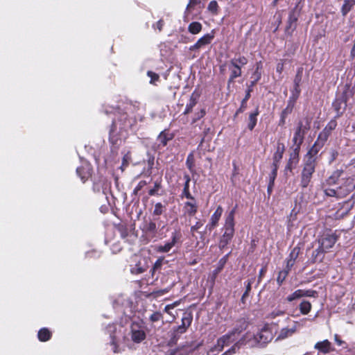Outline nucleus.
Returning <instances> with one entry per match:
<instances>
[{"mask_svg": "<svg viewBox=\"0 0 355 355\" xmlns=\"http://www.w3.org/2000/svg\"><path fill=\"white\" fill-rule=\"evenodd\" d=\"M275 326L272 324H264L258 328L256 332L248 331L230 349L222 355H232L235 354L242 345L248 347H262L270 343L273 337Z\"/></svg>", "mask_w": 355, "mask_h": 355, "instance_id": "obj_1", "label": "nucleus"}, {"mask_svg": "<svg viewBox=\"0 0 355 355\" xmlns=\"http://www.w3.org/2000/svg\"><path fill=\"white\" fill-rule=\"evenodd\" d=\"M314 147H313L305 156V164L302 172V185L303 187L308 186L313 173L315 171V158L313 154Z\"/></svg>", "mask_w": 355, "mask_h": 355, "instance_id": "obj_2", "label": "nucleus"}, {"mask_svg": "<svg viewBox=\"0 0 355 355\" xmlns=\"http://www.w3.org/2000/svg\"><path fill=\"white\" fill-rule=\"evenodd\" d=\"M234 211L232 210L230 212L225 220V232L220 241V248H224L227 245L233 237L234 233Z\"/></svg>", "mask_w": 355, "mask_h": 355, "instance_id": "obj_3", "label": "nucleus"}, {"mask_svg": "<svg viewBox=\"0 0 355 355\" xmlns=\"http://www.w3.org/2000/svg\"><path fill=\"white\" fill-rule=\"evenodd\" d=\"M130 336L134 343H141L146 338L145 327L139 323L133 322L131 325Z\"/></svg>", "mask_w": 355, "mask_h": 355, "instance_id": "obj_4", "label": "nucleus"}, {"mask_svg": "<svg viewBox=\"0 0 355 355\" xmlns=\"http://www.w3.org/2000/svg\"><path fill=\"white\" fill-rule=\"evenodd\" d=\"M306 128L302 124H299L297 127L293 138V143L295 146V151L300 150V146L303 142L304 137L306 133Z\"/></svg>", "mask_w": 355, "mask_h": 355, "instance_id": "obj_5", "label": "nucleus"}, {"mask_svg": "<svg viewBox=\"0 0 355 355\" xmlns=\"http://www.w3.org/2000/svg\"><path fill=\"white\" fill-rule=\"evenodd\" d=\"M317 292L313 290H303V289H298L295 291H294L293 293L289 295L286 300L288 302H292L295 300H298L302 297H316Z\"/></svg>", "mask_w": 355, "mask_h": 355, "instance_id": "obj_6", "label": "nucleus"}, {"mask_svg": "<svg viewBox=\"0 0 355 355\" xmlns=\"http://www.w3.org/2000/svg\"><path fill=\"white\" fill-rule=\"evenodd\" d=\"M239 338V332L237 331H232L218 339L217 343L223 348L229 346L230 344L235 342Z\"/></svg>", "mask_w": 355, "mask_h": 355, "instance_id": "obj_7", "label": "nucleus"}, {"mask_svg": "<svg viewBox=\"0 0 355 355\" xmlns=\"http://www.w3.org/2000/svg\"><path fill=\"white\" fill-rule=\"evenodd\" d=\"M214 38L213 34H206L201 37L192 46L189 47L190 51H196L198 50L205 46L211 43V40Z\"/></svg>", "mask_w": 355, "mask_h": 355, "instance_id": "obj_8", "label": "nucleus"}, {"mask_svg": "<svg viewBox=\"0 0 355 355\" xmlns=\"http://www.w3.org/2000/svg\"><path fill=\"white\" fill-rule=\"evenodd\" d=\"M336 241V238L334 235H327L320 241V250L322 252H326L331 248Z\"/></svg>", "mask_w": 355, "mask_h": 355, "instance_id": "obj_9", "label": "nucleus"}, {"mask_svg": "<svg viewBox=\"0 0 355 355\" xmlns=\"http://www.w3.org/2000/svg\"><path fill=\"white\" fill-rule=\"evenodd\" d=\"M223 214V208L218 206L214 213L211 215L209 223L207 225L206 228L209 231L212 230L216 225Z\"/></svg>", "mask_w": 355, "mask_h": 355, "instance_id": "obj_10", "label": "nucleus"}, {"mask_svg": "<svg viewBox=\"0 0 355 355\" xmlns=\"http://www.w3.org/2000/svg\"><path fill=\"white\" fill-rule=\"evenodd\" d=\"M297 324V322H295L293 327L291 328L284 327L280 329L277 334V340H284L291 336L296 331Z\"/></svg>", "mask_w": 355, "mask_h": 355, "instance_id": "obj_11", "label": "nucleus"}, {"mask_svg": "<svg viewBox=\"0 0 355 355\" xmlns=\"http://www.w3.org/2000/svg\"><path fill=\"white\" fill-rule=\"evenodd\" d=\"M314 347L319 352L324 354L329 353L334 350L331 343L328 340H324L316 343Z\"/></svg>", "mask_w": 355, "mask_h": 355, "instance_id": "obj_12", "label": "nucleus"}, {"mask_svg": "<svg viewBox=\"0 0 355 355\" xmlns=\"http://www.w3.org/2000/svg\"><path fill=\"white\" fill-rule=\"evenodd\" d=\"M90 166L88 163H84L81 167L77 168V173L83 181L87 180L91 175Z\"/></svg>", "mask_w": 355, "mask_h": 355, "instance_id": "obj_13", "label": "nucleus"}, {"mask_svg": "<svg viewBox=\"0 0 355 355\" xmlns=\"http://www.w3.org/2000/svg\"><path fill=\"white\" fill-rule=\"evenodd\" d=\"M184 212L190 216L194 215L197 211V205L194 199L187 202L184 206Z\"/></svg>", "mask_w": 355, "mask_h": 355, "instance_id": "obj_14", "label": "nucleus"}, {"mask_svg": "<svg viewBox=\"0 0 355 355\" xmlns=\"http://www.w3.org/2000/svg\"><path fill=\"white\" fill-rule=\"evenodd\" d=\"M177 241L176 235H173L171 241L164 244V245H159L157 251L160 252H168L174 246Z\"/></svg>", "mask_w": 355, "mask_h": 355, "instance_id": "obj_15", "label": "nucleus"}, {"mask_svg": "<svg viewBox=\"0 0 355 355\" xmlns=\"http://www.w3.org/2000/svg\"><path fill=\"white\" fill-rule=\"evenodd\" d=\"M202 24L198 21H193L188 26L189 32L193 35L199 33L202 31Z\"/></svg>", "mask_w": 355, "mask_h": 355, "instance_id": "obj_16", "label": "nucleus"}, {"mask_svg": "<svg viewBox=\"0 0 355 355\" xmlns=\"http://www.w3.org/2000/svg\"><path fill=\"white\" fill-rule=\"evenodd\" d=\"M37 336L40 341L44 342L50 339L51 334L48 329L42 328L39 331Z\"/></svg>", "mask_w": 355, "mask_h": 355, "instance_id": "obj_17", "label": "nucleus"}, {"mask_svg": "<svg viewBox=\"0 0 355 355\" xmlns=\"http://www.w3.org/2000/svg\"><path fill=\"white\" fill-rule=\"evenodd\" d=\"M311 307V304L306 300L302 301L299 306L300 311L303 315L308 314L310 312Z\"/></svg>", "mask_w": 355, "mask_h": 355, "instance_id": "obj_18", "label": "nucleus"}, {"mask_svg": "<svg viewBox=\"0 0 355 355\" xmlns=\"http://www.w3.org/2000/svg\"><path fill=\"white\" fill-rule=\"evenodd\" d=\"M258 114H259L258 109H256V110L254 112L251 113L249 115V123H248V126L250 130H253L257 124V116Z\"/></svg>", "mask_w": 355, "mask_h": 355, "instance_id": "obj_19", "label": "nucleus"}, {"mask_svg": "<svg viewBox=\"0 0 355 355\" xmlns=\"http://www.w3.org/2000/svg\"><path fill=\"white\" fill-rule=\"evenodd\" d=\"M192 321V317L189 315H185L182 319V326L179 327L178 329L180 332L182 333L185 331L186 328L188 327Z\"/></svg>", "mask_w": 355, "mask_h": 355, "instance_id": "obj_20", "label": "nucleus"}, {"mask_svg": "<svg viewBox=\"0 0 355 355\" xmlns=\"http://www.w3.org/2000/svg\"><path fill=\"white\" fill-rule=\"evenodd\" d=\"M298 254V250L297 248H294L291 254H290V258L287 261V270L288 271L290 268L293 266L295 263V260Z\"/></svg>", "mask_w": 355, "mask_h": 355, "instance_id": "obj_21", "label": "nucleus"}, {"mask_svg": "<svg viewBox=\"0 0 355 355\" xmlns=\"http://www.w3.org/2000/svg\"><path fill=\"white\" fill-rule=\"evenodd\" d=\"M285 147L283 144H278L277 146V151L274 155V161L279 162L283 156V153L284 152Z\"/></svg>", "mask_w": 355, "mask_h": 355, "instance_id": "obj_22", "label": "nucleus"}, {"mask_svg": "<svg viewBox=\"0 0 355 355\" xmlns=\"http://www.w3.org/2000/svg\"><path fill=\"white\" fill-rule=\"evenodd\" d=\"M355 4V0H345L342 7V12L343 15H346Z\"/></svg>", "mask_w": 355, "mask_h": 355, "instance_id": "obj_23", "label": "nucleus"}, {"mask_svg": "<svg viewBox=\"0 0 355 355\" xmlns=\"http://www.w3.org/2000/svg\"><path fill=\"white\" fill-rule=\"evenodd\" d=\"M248 61H247V59L242 56V57H239L238 58H235V59H233L232 61H231V64L233 66V67H241V66H244L247 64Z\"/></svg>", "mask_w": 355, "mask_h": 355, "instance_id": "obj_24", "label": "nucleus"}, {"mask_svg": "<svg viewBox=\"0 0 355 355\" xmlns=\"http://www.w3.org/2000/svg\"><path fill=\"white\" fill-rule=\"evenodd\" d=\"M223 349V348L216 343L207 351V355H218Z\"/></svg>", "mask_w": 355, "mask_h": 355, "instance_id": "obj_25", "label": "nucleus"}, {"mask_svg": "<svg viewBox=\"0 0 355 355\" xmlns=\"http://www.w3.org/2000/svg\"><path fill=\"white\" fill-rule=\"evenodd\" d=\"M218 5L216 1H211L209 2L207 6V10L212 15H216L218 13Z\"/></svg>", "mask_w": 355, "mask_h": 355, "instance_id": "obj_26", "label": "nucleus"}, {"mask_svg": "<svg viewBox=\"0 0 355 355\" xmlns=\"http://www.w3.org/2000/svg\"><path fill=\"white\" fill-rule=\"evenodd\" d=\"M241 76V69L240 67H234V69H232L230 80L239 77Z\"/></svg>", "mask_w": 355, "mask_h": 355, "instance_id": "obj_27", "label": "nucleus"}, {"mask_svg": "<svg viewBox=\"0 0 355 355\" xmlns=\"http://www.w3.org/2000/svg\"><path fill=\"white\" fill-rule=\"evenodd\" d=\"M325 193L329 196H338L341 195H345V193H343L340 191H336L334 189H325Z\"/></svg>", "mask_w": 355, "mask_h": 355, "instance_id": "obj_28", "label": "nucleus"}, {"mask_svg": "<svg viewBox=\"0 0 355 355\" xmlns=\"http://www.w3.org/2000/svg\"><path fill=\"white\" fill-rule=\"evenodd\" d=\"M163 211H164V206L162 205V204L160 202L156 203L155 205L153 214L155 215H160L163 213Z\"/></svg>", "mask_w": 355, "mask_h": 355, "instance_id": "obj_29", "label": "nucleus"}, {"mask_svg": "<svg viewBox=\"0 0 355 355\" xmlns=\"http://www.w3.org/2000/svg\"><path fill=\"white\" fill-rule=\"evenodd\" d=\"M147 75L150 78V83L151 84H155L159 80V75L153 71H148Z\"/></svg>", "mask_w": 355, "mask_h": 355, "instance_id": "obj_30", "label": "nucleus"}, {"mask_svg": "<svg viewBox=\"0 0 355 355\" xmlns=\"http://www.w3.org/2000/svg\"><path fill=\"white\" fill-rule=\"evenodd\" d=\"M288 270H283L279 272L277 280L279 284H281L284 282V280L285 279L286 277L288 275Z\"/></svg>", "mask_w": 355, "mask_h": 355, "instance_id": "obj_31", "label": "nucleus"}, {"mask_svg": "<svg viewBox=\"0 0 355 355\" xmlns=\"http://www.w3.org/2000/svg\"><path fill=\"white\" fill-rule=\"evenodd\" d=\"M261 64L260 63L257 64V69H256L254 73L253 74L254 83H256L257 81H258L261 78V72L259 71V69H261Z\"/></svg>", "mask_w": 355, "mask_h": 355, "instance_id": "obj_32", "label": "nucleus"}, {"mask_svg": "<svg viewBox=\"0 0 355 355\" xmlns=\"http://www.w3.org/2000/svg\"><path fill=\"white\" fill-rule=\"evenodd\" d=\"M196 101L193 97L191 98L189 103L187 105L184 113L187 114L191 112L192 107L196 105Z\"/></svg>", "mask_w": 355, "mask_h": 355, "instance_id": "obj_33", "label": "nucleus"}, {"mask_svg": "<svg viewBox=\"0 0 355 355\" xmlns=\"http://www.w3.org/2000/svg\"><path fill=\"white\" fill-rule=\"evenodd\" d=\"M162 318V314L159 312H155L150 316V320L152 322H157L161 320Z\"/></svg>", "mask_w": 355, "mask_h": 355, "instance_id": "obj_34", "label": "nucleus"}, {"mask_svg": "<svg viewBox=\"0 0 355 355\" xmlns=\"http://www.w3.org/2000/svg\"><path fill=\"white\" fill-rule=\"evenodd\" d=\"M158 139L159 141V142L163 145V146H166V144H167V141L168 140V139L166 137V135L165 133H163L162 132L159 137H158Z\"/></svg>", "mask_w": 355, "mask_h": 355, "instance_id": "obj_35", "label": "nucleus"}, {"mask_svg": "<svg viewBox=\"0 0 355 355\" xmlns=\"http://www.w3.org/2000/svg\"><path fill=\"white\" fill-rule=\"evenodd\" d=\"M283 314H284V311H279V310L274 311L271 313H270L268 318L273 319L277 316L282 315Z\"/></svg>", "mask_w": 355, "mask_h": 355, "instance_id": "obj_36", "label": "nucleus"}, {"mask_svg": "<svg viewBox=\"0 0 355 355\" xmlns=\"http://www.w3.org/2000/svg\"><path fill=\"white\" fill-rule=\"evenodd\" d=\"M193 155L191 154H190L187 159V165L190 170H191V168L193 167Z\"/></svg>", "mask_w": 355, "mask_h": 355, "instance_id": "obj_37", "label": "nucleus"}, {"mask_svg": "<svg viewBox=\"0 0 355 355\" xmlns=\"http://www.w3.org/2000/svg\"><path fill=\"white\" fill-rule=\"evenodd\" d=\"M297 17L294 15L291 14L288 19L289 26L292 27L293 25H295Z\"/></svg>", "mask_w": 355, "mask_h": 355, "instance_id": "obj_38", "label": "nucleus"}, {"mask_svg": "<svg viewBox=\"0 0 355 355\" xmlns=\"http://www.w3.org/2000/svg\"><path fill=\"white\" fill-rule=\"evenodd\" d=\"M300 81H301V76H299V74H297L295 79V89H296L297 94L300 93V90L298 88H299Z\"/></svg>", "mask_w": 355, "mask_h": 355, "instance_id": "obj_39", "label": "nucleus"}, {"mask_svg": "<svg viewBox=\"0 0 355 355\" xmlns=\"http://www.w3.org/2000/svg\"><path fill=\"white\" fill-rule=\"evenodd\" d=\"M277 166L275 165V168L272 170V173H271V176H270L271 184H273L274 180H275L276 176H277Z\"/></svg>", "mask_w": 355, "mask_h": 355, "instance_id": "obj_40", "label": "nucleus"}, {"mask_svg": "<svg viewBox=\"0 0 355 355\" xmlns=\"http://www.w3.org/2000/svg\"><path fill=\"white\" fill-rule=\"evenodd\" d=\"M202 226V223L200 221L196 222V223L191 227L192 231H196L200 229Z\"/></svg>", "mask_w": 355, "mask_h": 355, "instance_id": "obj_41", "label": "nucleus"}, {"mask_svg": "<svg viewBox=\"0 0 355 355\" xmlns=\"http://www.w3.org/2000/svg\"><path fill=\"white\" fill-rule=\"evenodd\" d=\"M334 341L339 346L342 345L344 343V342L339 338L338 334L334 335Z\"/></svg>", "mask_w": 355, "mask_h": 355, "instance_id": "obj_42", "label": "nucleus"}, {"mask_svg": "<svg viewBox=\"0 0 355 355\" xmlns=\"http://www.w3.org/2000/svg\"><path fill=\"white\" fill-rule=\"evenodd\" d=\"M180 304V301H176L173 302V304L166 305V309H174L175 307L178 306Z\"/></svg>", "mask_w": 355, "mask_h": 355, "instance_id": "obj_43", "label": "nucleus"}, {"mask_svg": "<svg viewBox=\"0 0 355 355\" xmlns=\"http://www.w3.org/2000/svg\"><path fill=\"white\" fill-rule=\"evenodd\" d=\"M336 125V123L335 121H331L328 125L325 128V130L329 129V130H333Z\"/></svg>", "mask_w": 355, "mask_h": 355, "instance_id": "obj_44", "label": "nucleus"}, {"mask_svg": "<svg viewBox=\"0 0 355 355\" xmlns=\"http://www.w3.org/2000/svg\"><path fill=\"white\" fill-rule=\"evenodd\" d=\"M283 67H284V64L282 62L278 63L277 64V67H276L277 71L279 72V73H281L283 70Z\"/></svg>", "mask_w": 355, "mask_h": 355, "instance_id": "obj_45", "label": "nucleus"}, {"mask_svg": "<svg viewBox=\"0 0 355 355\" xmlns=\"http://www.w3.org/2000/svg\"><path fill=\"white\" fill-rule=\"evenodd\" d=\"M131 126H132V122L130 119H128V121L125 122V123L124 124L123 128L127 130L128 129L130 128Z\"/></svg>", "mask_w": 355, "mask_h": 355, "instance_id": "obj_46", "label": "nucleus"}, {"mask_svg": "<svg viewBox=\"0 0 355 355\" xmlns=\"http://www.w3.org/2000/svg\"><path fill=\"white\" fill-rule=\"evenodd\" d=\"M111 344L113 346V348H112L113 352L114 353L119 352V350L117 349V347L116 346V342L113 338L112 340Z\"/></svg>", "mask_w": 355, "mask_h": 355, "instance_id": "obj_47", "label": "nucleus"}, {"mask_svg": "<svg viewBox=\"0 0 355 355\" xmlns=\"http://www.w3.org/2000/svg\"><path fill=\"white\" fill-rule=\"evenodd\" d=\"M144 271V270L142 268H138L137 269L133 268L132 269V272L133 273H141Z\"/></svg>", "mask_w": 355, "mask_h": 355, "instance_id": "obj_48", "label": "nucleus"}, {"mask_svg": "<svg viewBox=\"0 0 355 355\" xmlns=\"http://www.w3.org/2000/svg\"><path fill=\"white\" fill-rule=\"evenodd\" d=\"M350 56L352 59H355V43L354 44L351 52H350Z\"/></svg>", "mask_w": 355, "mask_h": 355, "instance_id": "obj_49", "label": "nucleus"}, {"mask_svg": "<svg viewBox=\"0 0 355 355\" xmlns=\"http://www.w3.org/2000/svg\"><path fill=\"white\" fill-rule=\"evenodd\" d=\"M172 309H166V306H165V308H164V311H165V312H166L168 314H169L170 315H171V316L173 317V319H175V315H173V314L172 313V312H171V310H172Z\"/></svg>", "mask_w": 355, "mask_h": 355, "instance_id": "obj_50", "label": "nucleus"}, {"mask_svg": "<svg viewBox=\"0 0 355 355\" xmlns=\"http://www.w3.org/2000/svg\"><path fill=\"white\" fill-rule=\"evenodd\" d=\"M354 187H355L354 184H348V185L347 186L346 192H349V191H352Z\"/></svg>", "mask_w": 355, "mask_h": 355, "instance_id": "obj_51", "label": "nucleus"}, {"mask_svg": "<svg viewBox=\"0 0 355 355\" xmlns=\"http://www.w3.org/2000/svg\"><path fill=\"white\" fill-rule=\"evenodd\" d=\"M195 3H196L195 0H189V3L187 6V10H188L189 9V8L191 7L192 6H193Z\"/></svg>", "mask_w": 355, "mask_h": 355, "instance_id": "obj_52", "label": "nucleus"}, {"mask_svg": "<svg viewBox=\"0 0 355 355\" xmlns=\"http://www.w3.org/2000/svg\"><path fill=\"white\" fill-rule=\"evenodd\" d=\"M163 21L162 20H159L158 22H157V28H159V31H161L162 28V26H163Z\"/></svg>", "mask_w": 355, "mask_h": 355, "instance_id": "obj_53", "label": "nucleus"}, {"mask_svg": "<svg viewBox=\"0 0 355 355\" xmlns=\"http://www.w3.org/2000/svg\"><path fill=\"white\" fill-rule=\"evenodd\" d=\"M186 197H187V198L190 199L191 200V199H193V198L191 196V194H190L189 192H187V193H186Z\"/></svg>", "mask_w": 355, "mask_h": 355, "instance_id": "obj_54", "label": "nucleus"}, {"mask_svg": "<svg viewBox=\"0 0 355 355\" xmlns=\"http://www.w3.org/2000/svg\"><path fill=\"white\" fill-rule=\"evenodd\" d=\"M272 184H271V182H270V185H269L268 189V191H270V190H271V187H272Z\"/></svg>", "mask_w": 355, "mask_h": 355, "instance_id": "obj_55", "label": "nucleus"}, {"mask_svg": "<svg viewBox=\"0 0 355 355\" xmlns=\"http://www.w3.org/2000/svg\"><path fill=\"white\" fill-rule=\"evenodd\" d=\"M189 179L187 180V182H186V185H185V189H187L188 188V183H189Z\"/></svg>", "mask_w": 355, "mask_h": 355, "instance_id": "obj_56", "label": "nucleus"}, {"mask_svg": "<svg viewBox=\"0 0 355 355\" xmlns=\"http://www.w3.org/2000/svg\"><path fill=\"white\" fill-rule=\"evenodd\" d=\"M264 271H265V270H264V269H263V268H262V269L261 270V271H260V275H262L263 274Z\"/></svg>", "mask_w": 355, "mask_h": 355, "instance_id": "obj_57", "label": "nucleus"}, {"mask_svg": "<svg viewBox=\"0 0 355 355\" xmlns=\"http://www.w3.org/2000/svg\"><path fill=\"white\" fill-rule=\"evenodd\" d=\"M166 292H167V291H165V290H163V291H159V293L160 294H163V293H166Z\"/></svg>", "mask_w": 355, "mask_h": 355, "instance_id": "obj_58", "label": "nucleus"}, {"mask_svg": "<svg viewBox=\"0 0 355 355\" xmlns=\"http://www.w3.org/2000/svg\"><path fill=\"white\" fill-rule=\"evenodd\" d=\"M249 96H250V94H249V93H248V94H246L245 99H248V98H249Z\"/></svg>", "mask_w": 355, "mask_h": 355, "instance_id": "obj_59", "label": "nucleus"}, {"mask_svg": "<svg viewBox=\"0 0 355 355\" xmlns=\"http://www.w3.org/2000/svg\"><path fill=\"white\" fill-rule=\"evenodd\" d=\"M331 180H332V178H330L329 179V183H331Z\"/></svg>", "mask_w": 355, "mask_h": 355, "instance_id": "obj_60", "label": "nucleus"}, {"mask_svg": "<svg viewBox=\"0 0 355 355\" xmlns=\"http://www.w3.org/2000/svg\"><path fill=\"white\" fill-rule=\"evenodd\" d=\"M353 128L355 129V123L352 125Z\"/></svg>", "mask_w": 355, "mask_h": 355, "instance_id": "obj_61", "label": "nucleus"}, {"mask_svg": "<svg viewBox=\"0 0 355 355\" xmlns=\"http://www.w3.org/2000/svg\"><path fill=\"white\" fill-rule=\"evenodd\" d=\"M277 0H275V2H277Z\"/></svg>", "mask_w": 355, "mask_h": 355, "instance_id": "obj_62", "label": "nucleus"}]
</instances>
